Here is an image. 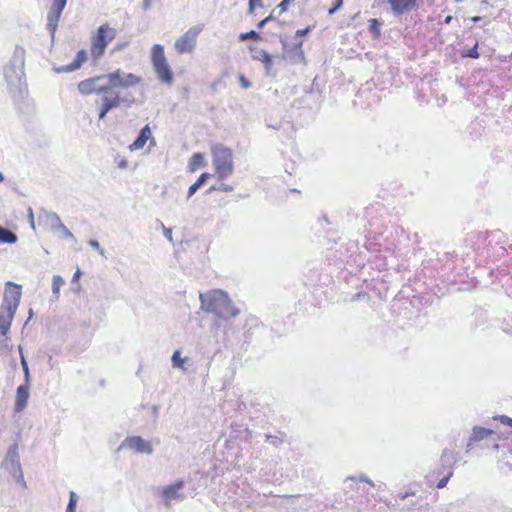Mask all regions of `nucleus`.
<instances>
[{"instance_id": "58836bf2", "label": "nucleus", "mask_w": 512, "mask_h": 512, "mask_svg": "<svg viewBox=\"0 0 512 512\" xmlns=\"http://www.w3.org/2000/svg\"><path fill=\"white\" fill-rule=\"evenodd\" d=\"M292 46L295 51V54L298 55L299 57H302L303 56V52L301 50L302 41L299 40L298 42L293 43Z\"/></svg>"}, {"instance_id": "f704fd0d", "label": "nucleus", "mask_w": 512, "mask_h": 512, "mask_svg": "<svg viewBox=\"0 0 512 512\" xmlns=\"http://www.w3.org/2000/svg\"><path fill=\"white\" fill-rule=\"evenodd\" d=\"M295 0H282L278 5H277V9L280 10V13H284L285 11H287L288 9V6L293 3Z\"/></svg>"}, {"instance_id": "b1692460", "label": "nucleus", "mask_w": 512, "mask_h": 512, "mask_svg": "<svg viewBox=\"0 0 512 512\" xmlns=\"http://www.w3.org/2000/svg\"><path fill=\"white\" fill-rule=\"evenodd\" d=\"M53 233L59 238H66L75 241L73 234L62 222L53 230Z\"/></svg>"}, {"instance_id": "ddd939ff", "label": "nucleus", "mask_w": 512, "mask_h": 512, "mask_svg": "<svg viewBox=\"0 0 512 512\" xmlns=\"http://www.w3.org/2000/svg\"><path fill=\"white\" fill-rule=\"evenodd\" d=\"M252 52V58L257 61H261L264 64L265 75L274 76L275 73L272 71V56L263 49H257L250 47Z\"/></svg>"}, {"instance_id": "e433bc0d", "label": "nucleus", "mask_w": 512, "mask_h": 512, "mask_svg": "<svg viewBox=\"0 0 512 512\" xmlns=\"http://www.w3.org/2000/svg\"><path fill=\"white\" fill-rule=\"evenodd\" d=\"M88 244L95 249L100 255L104 254V250L100 247V244L97 240L91 239L88 241Z\"/></svg>"}, {"instance_id": "49530a36", "label": "nucleus", "mask_w": 512, "mask_h": 512, "mask_svg": "<svg viewBox=\"0 0 512 512\" xmlns=\"http://www.w3.org/2000/svg\"><path fill=\"white\" fill-rule=\"evenodd\" d=\"M310 30V27H306L304 29H299L296 31L295 33V38H300L302 37L303 35H305L306 33H308V31Z\"/></svg>"}, {"instance_id": "bf43d9fd", "label": "nucleus", "mask_w": 512, "mask_h": 512, "mask_svg": "<svg viewBox=\"0 0 512 512\" xmlns=\"http://www.w3.org/2000/svg\"><path fill=\"white\" fill-rule=\"evenodd\" d=\"M4 175L0 172V182H3L4 181Z\"/></svg>"}, {"instance_id": "3c124183", "label": "nucleus", "mask_w": 512, "mask_h": 512, "mask_svg": "<svg viewBox=\"0 0 512 512\" xmlns=\"http://www.w3.org/2000/svg\"><path fill=\"white\" fill-rule=\"evenodd\" d=\"M281 43H282L283 49H284L285 51H287V50H288V47H289V44H288L287 40H286V39H284V38H281Z\"/></svg>"}, {"instance_id": "a878e982", "label": "nucleus", "mask_w": 512, "mask_h": 512, "mask_svg": "<svg viewBox=\"0 0 512 512\" xmlns=\"http://www.w3.org/2000/svg\"><path fill=\"white\" fill-rule=\"evenodd\" d=\"M203 162V155L201 153H195L189 160L188 168L191 172H194L199 166L203 165Z\"/></svg>"}, {"instance_id": "8fccbe9b", "label": "nucleus", "mask_w": 512, "mask_h": 512, "mask_svg": "<svg viewBox=\"0 0 512 512\" xmlns=\"http://www.w3.org/2000/svg\"><path fill=\"white\" fill-rule=\"evenodd\" d=\"M266 23H268V19H265V18H264V19H262L260 22H258L257 27H258L259 29H262V28L265 26V24H266Z\"/></svg>"}, {"instance_id": "a18cd8bd", "label": "nucleus", "mask_w": 512, "mask_h": 512, "mask_svg": "<svg viewBox=\"0 0 512 512\" xmlns=\"http://www.w3.org/2000/svg\"><path fill=\"white\" fill-rule=\"evenodd\" d=\"M156 0H143V5H142V8L144 11H147L151 8L152 4L155 2Z\"/></svg>"}, {"instance_id": "f257e3e1", "label": "nucleus", "mask_w": 512, "mask_h": 512, "mask_svg": "<svg viewBox=\"0 0 512 512\" xmlns=\"http://www.w3.org/2000/svg\"><path fill=\"white\" fill-rule=\"evenodd\" d=\"M141 82V77L116 69L108 74L91 77L78 83V91L82 95L109 94L115 89L129 90Z\"/></svg>"}, {"instance_id": "aec40b11", "label": "nucleus", "mask_w": 512, "mask_h": 512, "mask_svg": "<svg viewBox=\"0 0 512 512\" xmlns=\"http://www.w3.org/2000/svg\"><path fill=\"white\" fill-rule=\"evenodd\" d=\"M61 14H57L56 11L50 9L47 15V30L50 32L51 37H54V34L57 29V25L59 22Z\"/></svg>"}, {"instance_id": "dca6fc26", "label": "nucleus", "mask_w": 512, "mask_h": 512, "mask_svg": "<svg viewBox=\"0 0 512 512\" xmlns=\"http://www.w3.org/2000/svg\"><path fill=\"white\" fill-rule=\"evenodd\" d=\"M417 0H387L394 15L400 16L413 8Z\"/></svg>"}, {"instance_id": "0eeeda50", "label": "nucleus", "mask_w": 512, "mask_h": 512, "mask_svg": "<svg viewBox=\"0 0 512 512\" xmlns=\"http://www.w3.org/2000/svg\"><path fill=\"white\" fill-rule=\"evenodd\" d=\"M116 37V30L107 24L98 27L96 34L92 38L91 54L95 59L103 56L105 49L110 41Z\"/></svg>"}, {"instance_id": "09e8293b", "label": "nucleus", "mask_w": 512, "mask_h": 512, "mask_svg": "<svg viewBox=\"0 0 512 512\" xmlns=\"http://www.w3.org/2000/svg\"><path fill=\"white\" fill-rule=\"evenodd\" d=\"M81 275H82V272H81L80 268H77L72 277V283L77 282L79 280V278L81 277Z\"/></svg>"}, {"instance_id": "473e14b6", "label": "nucleus", "mask_w": 512, "mask_h": 512, "mask_svg": "<svg viewBox=\"0 0 512 512\" xmlns=\"http://www.w3.org/2000/svg\"><path fill=\"white\" fill-rule=\"evenodd\" d=\"M478 43H476L472 48H470L466 53L462 54V56L464 57H469V58H474V59H477L479 58V53H478Z\"/></svg>"}, {"instance_id": "de8ad7c7", "label": "nucleus", "mask_w": 512, "mask_h": 512, "mask_svg": "<svg viewBox=\"0 0 512 512\" xmlns=\"http://www.w3.org/2000/svg\"><path fill=\"white\" fill-rule=\"evenodd\" d=\"M500 421L503 424H507L512 427V418H509L508 416L502 415L500 416Z\"/></svg>"}, {"instance_id": "4c0bfd02", "label": "nucleus", "mask_w": 512, "mask_h": 512, "mask_svg": "<svg viewBox=\"0 0 512 512\" xmlns=\"http://www.w3.org/2000/svg\"><path fill=\"white\" fill-rule=\"evenodd\" d=\"M239 83H240L241 88H243V89H248L252 85L251 82L243 75L239 76Z\"/></svg>"}, {"instance_id": "13d9d810", "label": "nucleus", "mask_w": 512, "mask_h": 512, "mask_svg": "<svg viewBox=\"0 0 512 512\" xmlns=\"http://www.w3.org/2000/svg\"><path fill=\"white\" fill-rule=\"evenodd\" d=\"M322 220L326 223V224H330L327 216H323Z\"/></svg>"}, {"instance_id": "39448f33", "label": "nucleus", "mask_w": 512, "mask_h": 512, "mask_svg": "<svg viewBox=\"0 0 512 512\" xmlns=\"http://www.w3.org/2000/svg\"><path fill=\"white\" fill-rule=\"evenodd\" d=\"M212 160L216 173L220 179L232 175L234 171L233 152L223 145H216L212 148Z\"/></svg>"}, {"instance_id": "c9c22d12", "label": "nucleus", "mask_w": 512, "mask_h": 512, "mask_svg": "<svg viewBox=\"0 0 512 512\" xmlns=\"http://www.w3.org/2000/svg\"><path fill=\"white\" fill-rule=\"evenodd\" d=\"M343 6V0H335L333 6L329 9L328 14L333 15Z\"/></svg>"}, {"instance_id": "72a5a7b5", "label": "nucleus", "mask_w": 512, "mask_h": 512, "mask_svg": "<svg viewBox=\"0 0 512 512\" xmlns=\"http://www.w3.org/2000/svg\"><path fill=\"white\" fill-rule=\"evenodd\" d=\"M265 438H266L267 442L271 443L272 445H274L276 447L279 446L283 442V440L276 435L266 434Z\"/></svg>"}, {"instance_id": "423d86ee", "label": "nucleus", "mask_w": 512, "mask_h": 512, "mask_svg": "<svg viewBox=\"0 0 512 512\" xmlns=\"http://www.w3.org/2000/svg\"><path fill=\"white\" fill-rule=\"evenodd\" d=\"M152 65L160 81L167 84L173 82V73L167 63L164 48L161 44H154L152 47Z\"/></svg>"}, {"instance_id": "5fc2aeb1", "label": "nucleus", "mask_w": 512, "mask_h": 512, "mask_svg": "<svg viewBox=\"0 0 512 512\" xmlns=\"http://www.w3.org/2000/svg\"><path fill=\"white\" fill-rule=\"evenodd\" d=\"M480 20H481L480 16H473V17H471V21H473V22H478Z\"/></svg>"}, {"instance_id": "1a4fd4ad", "label": "nucleus", "mask_w": 512, "mask_h": 512, "mask_svg": "<svg viewBox=\"0 0 512 512\" xmlns=\"http://www.w3.org/2000/svg\"><path fill=\"white\" fill-rule=\"evenodd\" d=\"M119 450L130 449L139 454L151 455L154 451L151 442L140 436H130L120 444Z\"/></svg>"}, {"instance_id": "9d476101", "label": "nucleus", "mask_w": 512, "mask_h": 512, "mask_svg": "<svg viewBox=\"0 0 512 512\" xmlns=\"http://www.w3.org/2000/svg\"><path fill=\"white\" fill-rule=\"evenodd\" d=\"M21 295V286L11 281H8L6 283V288L4 291V297L1 307L6 309L11 308V310L17 311Z\"/></svg>"}, {"instance_id": "6e6552de", "label": "nucleus", "mask_w": 512, "mask_h": 512, "mask_svg": "<svg viewBox=\"0 0 512 512\" xmlns=\"http://www.w3.org/2000/svg\"><path fill=\"white\" fill-rule=\"evenodd\" d=\"M2 468H4L16 480L17 483L26 486L22 467L20 464L17 444H13L9 447L6 457L2 462Z\"/></svg>"}, {"instance_id": "ea45409f", "label": "nucleus", "mask_w": 512, "mask_h": 512, "mask_svg": "<svg viewBox=\"0 0 512 512\" xmlns=\"http://www.w3.org/2000/svg\"><path fill=\"white\" fill-rule=\"evenodd\" d=\"M256 6H262V0H249V13H253Z\"/></svg>"}, {"instance_id": "79ce46f5", "label": "nucleus", "mask_w": 512, "mask_h": 512, "mask_svg": "<svg viewBox=\"0 0 512 512\" xmlns=\"http://www.w3.org/2000/svg\"><path fill=\"white\" fill-rule=\"evenodd\" d=\"M76 503H77V495L75 492H70V499H69V503L67 505V507H72V508H76Z\"/></svg>"}, {"instance_id": "5701e85b", "label": "nucleus", "mask_w": 512, "mask_h": 512, "mask_svg": "<svg viewBox=\"0 0 512 512\" xmlns=\"http://www.w3.org/2000/svg\"><path fill=\"white\" fill-rule=\"evenodd\" d=\"M493 432L490 429L483 428V427H474L473 433L471 436V440L473 441H480L485 438H487L489 435H491Z\"/></svg>"}, {"instance_id": "864d4df0", "label": "nucleus", "mask_w": 512, "mask_h": 512, "mask_svg": "<svg viewBox=\"0 0 512 512\" xmlns=\"http://www.w3.org/2000/svg\"><path fill=\"white\" fill-rule=\"evenodd\" d=\"M28 212H29L28 216H30V218H31L32 227L34 228L35 226H34V222H33V211L31 208H29Z\"/></svg>"}, {"instance_id": "2f4dec72", "label": "nucleus", "mask_w": 512, "mask_h": 512, "mask_svg": "<svg viewBox=\"0 0 512 512\" xmlns=\"http://www.w3.org/2000/svg\"><path fill=\"white\" fill-rule=\"evenodd\" d=\"M369 30L378 35L380 32V22L377 19L369 20Z\"/></svg>"}, {"instance_id": "a19ab883", "label": "nucleus", "mask_w": 512, "mask_h": 512, "mask_svg": "<svg viewBox=\"0 0 512 512\" xmlns=\"http://www.w3.org/2000/svg\"><path fill=\"white\" fill-rule=\"evenodd\" d=\"M215 189H216V187L213 186L209 189V191H212ZM217 189L220 191H223V192H230L233 190V187L229 184H221L219 187H217Z\"/></svg>"}, {"instance_id": "c03bdc74", "label": "nucleus", "mask_w": 512, "mask_h": 512, "mask_svg": "<svg viewBox=\"0 0 512 512\" xmlns=\"http://www.w3.org/2000/svg\"><path fill=\"white\" fill-rule=\"evenodd\" d=\"M451 476H452V473H449V475L447 477H444L441 480H439V482L437 483V488H440V489L444 488L447 485Z\"/></svg>"}, {"instance_id": "9b49d317", "label": "nucleus", "mask_w": 512, "mask_h": 512, "mask_svg": "<svg viewBox=\"0 0 512 512\" xmlns=\"http://www.w3.org/2000/svg\"><path fill=\"white\" fill-rule=\"evenodd\" d=\"M200 31L201 29L197 27L190 28L186 33H184L176 40V50L181 54L191 52L196 45V39Z\"/></svg>"}, {"instance_id": "2eb2a0df", "label": "nucleus", "mask_w": 512, "mask_h": 512, "mask_svg": "<svg viewBox=\"0 0 512 512\" xmlns=\"http://www.w3.org/2000/svg\"><path fill=\"white\" fill-rule=\"evenodd\" d=\"M86 59H87L86 51L80 50V51H78L75 59L70 64L60 66V67H55L54 71L56 73H70V72L76 71L81 67V65L86 61Z\"/></svg>"}, {"instance_id": "4be33fe9", "label": "nucleus", "mask_w": 512, "mask_h": 512, "mask_svg": "<svg viewBox=\"0 0 512 512\" xmlns=\"http://www.w3.org/2000/svg\"><path fill=\"white\" fill-rule=\"evenodd\" d=\"M17 241V235L11 230L0 226V243L13 244Z\"/></svg>"}, {"instance_id": "f8f14e48", "label": "nucleus", "mask_w": 512, "mask_h": 512, "mask_svg": "<svg viewBox=\"0 0 512 512\" xmlns=\"http://www.w3.org/2000/svg\"><path fill=\"white\" fill-rule=\"evenodd\" d=\"M184 487L182 480L177 481L174 484L168 485L162 490V499L167 508L170 507L173 500L182 501L185 499V495L181 492Z\"/></svg>"}, {"instance_id": "412c9836", "label": "nucleus", "mask_w": 512, "mask_h": 512, "mask_svg": "<svg viewBox=\"0 0 512 512\" xmlns=\"http://www.w3.org/2000/svg\"><path fill=\"white\" fill-rule=\"evenodd\" d=\"M210 174L207 172L202 173L199 178L194 182L188 189V198L193 196L197 190L204 185V183L210 178Z\"/></svg>"}, {"instance_id": "c756f323", "label": "nucleus", "mask_w": 512, "mask_h": 512, "mask_svg": "<svg viewBox=\"0 0 512 512\" xmlns=\"http://www.w3.org/2000/svg\"><path fill=\"white\" fill-rule=\"evenodd\" d=\"M67 0H54L51 6V10L56 11L57 14H62L66 6Z\"/></svg>"}, {"instance_id": "c85d7f7f", "label": "nucleus", "mask_w": 512, "mask_h": 512, "mask_svg": "<svg viewBox=\"0 0 512 512\" xmlns=\"http://www.w3.org/2000/svg\"><path fill=\"white\" fill-rule=\"evenodd\" d=\"M349 480L366 483L370 487L375 486L374 482L368 476H366L364 474H360L359 476H349V477H347L346 481H349Z\"/></svg>"}, {"instance_id": "7c9ffc66", "label": "nucleus", "mask_w": 512, "mask_h": 512, "mask_svg": "<svg viewBox=\"0 0 512 512\" xmlns=\"http://www.w3.org/2000/svg\"><path fill=\"white\" fill-rule=\"evenodd\" d=\"M239 38L241 41H244L246 39H255V40H258L260 38V35L254 31V30H251L249 32H246V33H241L239 35Z\"/></svg>"}, {"instance_id": "4d7b16f0", "label": "nucleus", "mask_w": 512, "mask_h": 512, "mask_svg": "<svg viewBox=\"0 0 512 512\" xmlns=\"http://www.w3.org/2000/svg\"><path fill=\"white\" fill-rule=\"evenodd\" d=\"M76 508L67 507L66 512H75Z\"/></svg>"}, {"instance_id": "6ab92c4d", "label": "nucleus", "mask_w": 512, "mask_h": 512, "mask_svg": "<svg viewBox=\"0 0 512 512\" xmlns=\"http://www.w3.org/2000/svg\"><path fill=\"white\" fill-rule=\"evenodd\" d=\"M43 224L53 232V230L61 223L60 217L51 211H45L40 215Z\"/></svg>"}, {"instance_id": "20e7f679", "label": "nucleus", "mask_w": 512, "mask_h": 512, "mask_svg": "<svg viewBox=\"0 0 512 512\" xmlns=\"http://www.w3.org/2000/svg\"><path fill=\"white\" fill-rule=\"evenodd\" d=\"M25 50L16 46L10 63L4 68V77L10 90L18 88L24 76Z\"/></svg>"}, {"instance_id": "4468645a", "label": "nucleus", "mask_w": 512, "mask_h": 512, "mask_svg": "<svg viewBox=\"0 0 512 512\" xmlns=\"http://www.w3.org/2000/svg\"><path fill=\"white\" fill-rule=\"evenodd\" d=\"M29 387H30V384H27L26 382L24 384L18 386V388L16 390V399H15V406H14V410L16 412H21L26 408L27 402H28V399L30 396Z\"/></svg>"}, {"instance_id": "cd10ccee", "label": "nucleus", "mask_w": 512, "mask_h": 512, "mask_svg": "<svg viewBox=\"0 0 512 512\" xmlns=\"http://www.w3.org/2000/svg\"><path fill=\"white\" fill-rule=\"evenodd\" d=\"M19 352H20V358H21V366H22V369L24 372V381L27 384H30V381H31L30 371H29L28 363L23 355L21 346H19Z\"/></svg>"}, {"instance_id": "37998d69", "label": "nucleus", "mask_w": 512, "mask_h": 512, "mask_svg": "<svg viewBox=\"0 0 512 512\" xmlns=\"http://www.w3.org/2000/svg\"><path fill=\"white\" fill-rule=\"evenodd\" d=\"M161 227L163 229V233H164V236L167 240H169L170 242H172V229L171 228H166L163 223H161Z\"/></svg>"}, {"instance_id": "052dcab7", "label": "nucleus", "mask_w": 512, "mask_h": 512, "mask_svg": "<svg viewBox=\"0 0 512 512\" xmlns=\"http://www.w3.org/2000/svg\"><path fill=\"white\" fill-rule=\"evenodd\" d=\"M265 19H268V22L271 21L273 19V16L272 14H270L268 17H266Z\"/></svg>"}, {"instance_id": "6e6d98bb", "label": "nucleus", "mask_w": 512, "mask_h": 512, "mask_svg": "<svg viewBox=\"0 0 512 512\" xmlns=\"http://www.w3.org/2000/svg\"><path fill=\"white\" fill-rule=\"evenodd\" d=\"M451 20H452V16H447L445 18V23H450Z\"/></svg>"}, {"instance_id": "bb28decb", "label": "nucleus", "mask_w": 512, "mask_h": 512, "mask_svg": "<svg viewBox=\"0 0 512 512\" xmlns=\"http://www.w3.org/2000/svg\"><path fill=\"white\" fill-rule=\"evenodd\" d=\"M188 358H182L181 357V354H180V351L176 350L172 357H171V361H172V366L174 368H179V369H185L184 368V363L187 362Z\"/></svg>"}, {"instance_id": "393cba45", "label": "nucleus", "mask_w": 512, "mask_h": 512, "mask_svg": "<svg viewBox=\"0 0 512 512\" xmlns=\"http://www.w3.org/2000/svg\"><path fill=\"white\" fill-rule=\"evenodd\" d=\"M65 281L60 275H54L52 280V293L54 299L59 298L60 288L64 285Z\"/></svg>"}, {"instance_id": "f3484780", "label": "nucleus", "mask_w": 512, "mask_h": 512, "mask_svg": "<svg viewBox=\"0 0 512 512\" xmlns=\"http://www.w3.org/2000/svg\"><path fill=\"white\" fill-rule=\"evenodd\" d=\"M15 313L16 311L11 310V308H0V333L2 335L8 333Z\"/></svg>"}, {"instance_id": "603ef678", "label": "nucleus", "mask_w": 512, "mask_h": 512, "mask_svg": "<svg viewBox=\"0 0 512 512\" xmlns=\"http://www.w3.org/2000/svg\"><path fill=\"white\" fill-rule=\"evenodd\" d=\"M118 167L119 168H126L127 167V161L126 160H121L119 163H118Z\"/></svg>"}, {"instance_id": "f03ea898", "label": "nucleus", "mask_w": 512, "mask_h": 512, "mask_svg": "<svg viewBox=\"0 0 512 512\" xmlns=\"http://www.w3.org/2000/svg\"><path fill=\"white\" fill-rule=\"evenodd\" d=\"M201 310L211 313L215 317L223 320L235 318L239 315L240 310L236 308L229 295L220 289L210 290L200 293Z\"/></svg>"}, {"instance_id": "7ed1b4c3", "label": "nucleus", "mask_w": 512, "mask_h": 512, "mask_svg": "<svg viewBox=\"0 0 512 512\" xmlns=\"http://www.w3.org/2000/svg\"><path fill=\"white\" fill-rule=\"evenodd\" d=\"M136 99L128 90L115 89L101 97L98 117L104 119L109 111L121 105L129 108L135 104Z\"/></svg>"}, {"instance_id": "a211bd4d", "label": "nucleus", "mask_w": 512, "mask_h": 512, "mask_svg": "<svg viewBox=\"0 0 512 512\" xmlns=\"http://www.w3.org/2000/svg\"><path fill=\"white\" fill-rule=\"evenodd\" d=\"M151 137V130L149 125H145L139 132L137 138L130 144L129 149L131 151H137L144 147L146 142Z\"/></svg>"}]
</instances>
